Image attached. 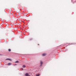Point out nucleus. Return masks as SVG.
Returning <instances> with one entry per match:
<instances>
[{"mask_svg":"<svg viewBox=\"0 0 76 76\" xmlns=\"http://www.w3.org/2000/svg\"><path fill=\"white\" fill-rule=\"evenodd\" d=\"M7 66H10V65H12V63H8L7 64Z\"/></svg>","mask_w":76,"mask_h":76,"instance_id":"f257e3e1","label":"nucleus"},{"mask_svg":"<svg viewBox=\"0 0 76 76\" xmlns=\"http://www.w3.org/2000/svg\"><path fill=\"white\" fill-rule=\"evenodd\" d=\"M46 55H47V54L46 53H43L42 54V56H46Z\"/></svg>","mask_w":76,"mask_h":76,"instance_id":"f03ea898","label":"nucleus"},{"mask_svg":"<svg viewBox=\"0 0 76 76\" xmlns=\"http://www.w3.org/2000/svg\"><path fill=\"white\" fill-rule=\"evenodd\" d=\"M25 75L26 76H31L30 75H29V74H28V73H27L25 74Z\"/></svg>","mask_w":76,"mask_h":76,"instance_id":"7ed1b4c3","label":"nucleus"},{"mask_svg":"<svg viewBox=\"0 0 76 76\" xmlns=\"http://www.w3.org/2000/svg\"><path fill=\"white\" fill-rule=\"evenodd\" d=\"M23 67V68H25V67H26V66H25V65H23V66H22Z\"/></svg>","mask_w":76,"mask_h":76,"instance_id":"20e7f679","label":"nucleus"},{"mask_svg":"<svg viewBox=\"0 0 76 76\" xmlns=\"http://www.w3.org/2000/svg\"><path fill=\"white\" fill-rule=\"evenodd\" d=\"M40 64L41 65H42V64H43V62H42V61H40Z\"/></svg>","mask_w":76,"mask_h":76,"instance_id":"39448f33","label":"nucleus"},{"mask_svg":"<svg viewBox=\"0 0 76 76\" xmlns=\"http://www.w3.org/2000/svg\"><path fill=\"white\" fill-rule=\"evenodd\" d=\"M40 75L39 74H36V76H39Z\"/></svg>","mask_w":76,"mask_h":76,"instance_id":"423d86ee","label":"nucleus"},{"mask_svg":"<svg viewBox=\"0 0 76 76\" xmlns=\"http://www.w3.org/2000/svg\"><path fill=\"white\" fill-rule=\"evenodd\" d=\"M8 51H11V50L10 49H8Z\"/></svg>","mask_w":76,"mask_h":76,"instance_id":"0eeeda50","label":"nucleus"},{"mask_svg":"<svg viewBox=\"0 0 76 76\" xmlns=\"http://www.w3.org/2000/svg\"><path fill=\"white\" fill-rule=\"evenodd\" d=\"M15 63H19L18 61H17L16 62H15Z\"/></svg>","mask_w":76,"mask_h":76,"instance_id":"6e6552de","label":"nucleus"},{"mask_svg":"<svg viewBox=\"0 0 76 76\" xmlns=\"http://www.w3.org/2000/svg\"><path fill=\"white\" fill-rule=\"evenodd\" d=\"M6 60H10V61H11V59H7Z\"/></svg>","mask_w":76,"mask_h":76,"instance_id":"1a4fd4ad","label":"nucleus"},{"mask_svg":"<svg viewBox=\"0 0 76 76\" xmlns=\"http://www.w3.org/2000/svg\"><path fill=\"white\" fill-rule=\"evenodd\" d=\"M16 65H17V64H15L13 65L14 66H16Z\"/></svg>","mask_w":76,"mask_h":76,"instance_id":"9d476101","label":"nucleus"},{"mask_svg":"<svg viewBox=\"0 0 76 76\" xmlns=\"http://www.w3.org/2000/svg\"><path fill=\"white\" fill-rule=\"evenodd\" d=\"M0 56H2V55L0 54Z\"/></svg>","mask_w":76,"mask_h":76,"instance_id":"9b49d317","label":"nucleus"}]
</instances>
